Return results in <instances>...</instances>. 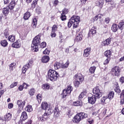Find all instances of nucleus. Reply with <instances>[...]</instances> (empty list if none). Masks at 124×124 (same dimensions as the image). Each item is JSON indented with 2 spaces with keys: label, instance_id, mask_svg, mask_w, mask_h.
<instances>
[{
  "label": "nucleus",
  "instance_id": "obj_7",
  "mask_svg": "<svg viewBox=\"0 0 124 124\" xmlns=\"http://www.w3.org/2000/svg\"><path fill=\"white\" fill-rule=\"evenodd\" d=\"M73 91V87L71 86V85H69L67 87V89H65L63 90L62 95V98H65L67 95L70 94L71 93V92Z\"/></svg>",
  "mask_w": 124,
  "mask_h": 124
},
{
  "label": "nucleus",
  "instance_id": "obj_17",
  "mask_svg": "<svg viewBox=\"0 0 124 124\" xmlns=\"http://www.w3.org/2000/svg\"><path fill=\"white\" fill-rule=\"evenodd\" d=\"M97 30V28L96 27L93 26L91 30H89L88 35L92 36V35H94V34H96Z\"/></svg>",
  "mask_w": 124,
  "mask_h": 124
},
{
  "label": "nucleus",
  "instance_id": "obj_30",
  "mask_svg": "<svg viewBox=\"0 0 124 124\" xmlns=\"http://www.w3.org/2000/svg\"><path fill=\"white\" fill-rule=\"evenodd\" d=\"M119 26L117 24H113L111 26V31H112L113 32H116L118 31V30H119Z\"/></svg>",
  "mask_w": 124,
  "mask_h": 124
},
{
  "label": "nucleus",
  "instance_id": "obj_62",
  "mask_svg": "<svg viewBox=\"0 0 124 124\" xmlns=\"http://www.w3.org/2000/svg\"><path fill=\"white\" fill-rule=\"evenodd\" d=\"M4 35L5 38H7V37L9 35V33L8 32V31H4Z\"/></svg>",
  "mask_w": 124,
  "mask_h": 124
},
{
  "label": "nucleus",
  "instance_id": "obj_49",
  "mask_svg": "<svg viewBox=\"0 0 124 124\" xmlns=\"http://www.w3.org/2000/svg\"><path fill=\"white\" fill-rule=\"evenodd\" d=\"M95 69H96V67L94 66H92L89 69L90 73L91 74H93L95 71Z\"/></svg>",
  "mask_w": 124,
  "mask_h": 124
},
{
  "label": "nucleus",
  "instance_id": "obj_60",
  "mask_svg": "<svg viewBox=\"0 0 124 124\" xmlns=\"http://www.w3.org/2000/svg\"><path fill=\"white\" fill-rule=\"evenodd\" d=\"M108 98V97L107 96H103L101 99V101L103 103H104L105 102V100Z\"/></svg>",
  "mask_w": 124,
  "mask_h": 124
},
{
  "label": "nucleus",
  "instance_id": "obj_28",
  "mask_svg": "<svg viewBox=\"0 0 124 124\" xmlns=\"http://www.w3.org/2000/svg\"><path fill=\"white\" fill-rule=\"evenodd\" d=\"M115 85H116V87L114 88V92H115V93H121L122 90H121V89H120L119 83L118 82H116L115 83Z\"/></svg>",
  "mask_w": 124,
  "mask_h": 124
},
{
  "label": "nucleus",
  "instance_id": "obj_58",
  "mask_svg": "<svg viewBox=\"0 0 124 124\" xmlns=\"http://www.w3.org/2000/svg\"><path fill=\"white\" fill-rule=\"evenodd\" d=\"M56 31H52L50 34V36L51 37H56L57 36V34L56 33Z\"/></svg>",
  "mask_w": 124,
  "mask_h": 124
},
{
  "label": "nucleus",
  "instance_id": "obj_13",
  "mask_svg": "<svg viewBox=\"0 0 124 124\" xmlns=\"http://www.w3.org/2000/svg\"><path fill=\"white\" fill-rule=\"evenodd\" d=\"M41 108L42 110L47 111L50 108V105L48 104L47 102H43L41 105Z\"/></svg>",
  "mask_w": 124,
  "mask_h": 124
},
{
  "label": "nucleus",
  "instance_id": "obj_40",
  "mask_svg": "<svg viewBox=\"0 0 124 124\" xmlns=\"http://www.w3.org/2000/svg\"><path fill=\"white\" fill-rule=\"evenodd\" d=\"M42 88L44 89V91H47L50 89V84L49 83H45L42 85Z\"/></svg>",
  "mask_w": 124,
  "mask_h": 124
},
{
  "label": "nucleus",
  "instance_id": "obj_32",
  "mask_svg": "<svg viewBox=\"0 0 124 124\" xmlns=\"http://www.w3.org/2000/svg\"><path fill=\"white\" fill-rule=\"evenodd\" d=\"M73 106H83L82 101H76L73 102Z\"/></svg>",
  "mask_w": 124,
  "mask_h": 124
},
{
  "label": "nucleus",
  "instance_id": "obj_19",
  "mask_svg": "<svg viewBox=\"0 0 124 124\" xmlns=\"http://www.w3.org/2000/svg\"><path fill=\"white\" fill-rule=\"evenodd\" d=\"M25 0L26 3H31V2L32 1V0ZM38 1V0H33L31 4V7L32 8H35V6L36 5V4H37Z\"/></svg>",
  "mask_w": 124,
  "mask_h": 124
},
{
  "label": "nucleus",
  "instance_id": "obj_51",
  "mask_svg": "<svg viewBox=\"0 0 124 124\" xmlns=\"http://www.w3.org/2000/svg\"><path fill=\"white\" fill-rule=\"evenodd\" d=\"M80 84H81V81H79L78 80H77L74 81V85L75 87H76V88H78Z\"/></svg>",
  "mask_w": 124,
  "mask_h": 124
},
{
  "label": "nucleus",
  "instance_id": "obj_38",
  "mask_svg": "<svg viewBox=\"0 0 124 124\" xmlns=\"http://www.w3.org/2000/svg\"><path fill=\"white\" fill-rule=\"evenodd\" d=\"M37 26V19H36V18H34L32 19V27L33 29H36Z\"/></svg>",
  "mask_w": 124,
  "mask_h": 124
},
{
  "label": "nucleus",
  "instance_id": "obj_10",
  "mask_svg": "<svg viewBox=\"0 0 124 124\" xmlns=\"http://www.w3.org/2000/svg\"><path fill=\"white\" fill-rule=\"evenodd\" d=\"M111 73L113 76L119 77L121 75V68L118 66H115L111 69Z\"/></svg>",
  "mask_w": 124,
  "mask_h": 124
},
{
  "label": "nucleus",
  "instance_id": "obj_11",
  "mask_svg": "<svg viewBox=\"0 0 124 124\" xmlns=\"http://www.w3.org/2000/svg\"><path fill=\"white\" fill-rule=\"evenodd\" d=\"M61 110L59 108V104H57L55 106L54 109L53 110L54 115L53 117L55 119H57L60 116Z\"/></svg>",
  "mask_w": 124,
  "mask_h": 124
},
{
  "label": "nucleus",
  "instance_id": "obj_24",
  "mask_svg": "<svg viewBox=\"0 0 124 124\" xmlns=\"http://www.w3.org/2000/svg\"><path fill=\"white\" fill-rule=\"evenodd\" d=\"M4 119L5 121H11V119H12V114L10 113H7L4 117Z\"/></svg>",
  "mask_w": 124,
  "mask_h": 124
},
{
  "label": "nucleus",
  "instance_id": "obj_48",
  "mask_svg": "<svg viewBox=\"0 0 124 124\" xmlns=\"http://www.w3.org/2000/svg\"><path fill=\"white\" fill-rule=\"evenodd\" d=\"M36 98L39 103H41V100H42V94L39 93L36 95Z\"/></svg>",
  "mask_w": 124,
  "mask_h": 124
},
{
  "label": "nucleus",
  "instance_id": "obj_56",
  "mask_svg": "<svg viewBox=\"0 0 124 124\" xmlns=\"http://www.w3.org/2000/svg\"><path fill=\"white\" fill-rule=\"evenodd\" d=\"M59 2L60 1H59V0H54L53 3V6H55V7H56V6H57L59 4Z\"/></svg>",
  "mask_w": 124,
  "mask_h": 124
},
{
  "label": "nucleus",
  "instance_id": "obj_33",
  "mask_svg": "<svg viewBox=\"0 0 124 124\" xmlns=\"http://www.w3.org/2000/svg\"><path fill=\"white\" fill-rule=\"evenodd\" d=\"M111 55H112V52H111V50H107L104 52V56L108 58V59H110Z\"/></svg>",
  "mask_w": 124,
  "mask_h": 124
},
{
  "label": "nucleus",
  "instance_id": "obj_64",
  "mask_svg": "<svg viewBox=\"0 0 124 124\" xmlns=\"http://www.w3.org/2000/svg\"><path fill=\"white\" fill-rule=\"evenodd\" d=\"M119 81L121 83H122V84L124 83V77H121L120 78H119Z\"/></svg>",
  "mask_w": 124,
  "mask_h": 124
},
{
  "label": "nucleus",
  "instance_id": "obj_57",
  "mask_svg": "<svg viewBox=\"0 0 124 124\" xmlns=\"http://www.w3.org/2000/svg\"><path fill=\"white\" fill-rule=\"evenodd\" d=\"M110 60H111V58H107L104 62V65H107L109 63Z\"/></svg>",
  "mask_w": 124,
  "mask_h": 124
},
{
  "label": "nucleus",
  "instance_id": "obj_44",
  "mask_svg": "<svg viewBox=\"0 0 124 124\" xmlns=\"http://www.w3.org/2000/svg\"><path fill=\"white\" fill-rule=\"evenodd\" d=\"M15 35H11L8 37V39L9 41H10L11 42H14L15 41Z\"/></svg>",
  "mask_w": 124,
  "mask_h": 124
},
{
  "label": "nucleus",
  "instance_id": "obj_47",
  "mask_svg": "<svg viewBox=\"0 0 124 124\" xmlns=\"http://www.w3.org/2000/svg\"><path fill=\"white\" fill-rule=\"evenodd\" d=\"M110 4V5H111V6H110L109 7V9L110 10H112V9H114V8H116V3H115V1H111Z\"/></svg>",
  "mask_w": 124,
  "mask_h": 124
},
{
  "label": "nucleus",
  "instance_id": "obj_41",
  "mask_svg": "<svg viewBox=\"0 0 124 124\" xmlns=\"http://www.w3.org/2000/svg\"><path fill=\"white\" fill-rule=\"evenodd\" d=\"M118 28L121 31H123L124 29V21L121 20V22L119 23Z\"/></svg>",
  "mask_w": 124,
  "mask_h": 124
},
{
  "label": "nucleus",
  "instance_id": "obj_35",
  "mask_svg": "<svg viewBox=\"0 0 124 124\" xmlns=\"http://www.w3.org/2000/svg\"><path fill=\"white\" fill-rule=\"evenodd\" d=\"M2 13L5 16H7L9 14V8L8 7L3 8L2 9Z\"/></svg>",
  "mask_w": 124,
  "mask_h": 124
},
{
  "label": "nucleus",
  "instance_id": "obj_29",
  "mask_svg": "<svg viewBox=\"0 0 124 124\" xmlns=\"http://www.w3.org/2000/svg\"><path fill=\"white\" fill-rule=\"evenodd\" d=\"M103 4H104V0H100L96 2V5L100 8H102L103 7Z\"/></svg>",
  "mask_w": 124,
  "mask_h": 124
},
{
  "label": "nucleus",
  "instance_id": "obj_37",
  "mask_svg": "<svg viewBox=\"0 0 124 124\" xmlns=\"http://www.w3.org/2000/svg\"><path fill=\"white\" fill-rule=\"evenodd\" d=\"M115 96V93L113 91H110L108 93V99H113L114 98V97Z\"/></svg>",
  "mask_w": 124,
  "mask_h": 124
},
{
  "label": "nucleus",
  "instance_id": "obj_16",
  "mask_svg": "<svg viewBox=\"0 0 124 124\" xmlns=\"http://www.w3.org/2000/svg\"><path fill=\"white\" fill-rule=\"evenodd\" d=\"M88 102L90 104H94L96 101V96L94 95H93L91 97H88Z\"/></svg>",
  "mask_w": 124,
  "mask_h": 124
},
{
  "label": "nucleus",
  "instance_id": "obj_52",
  "mask_svg": "<svg viewBox=\"0 0 124 124\" xmlns=\"http://www.w3.org/2000/svg\"><path fill=\"white\" fill-rule=\"evenodd\" d=\"M18 85V82H14L13 83L11 84L10 86V88L11 89H13V88H15V87H16Z\"/></svg>",
  "mask_w": 124,
  "mask_h": 124
},
{
  "label": "nucleus",
  "instance_id": "obj_14",
  "mask_svg": "<svg viewBox=\"0 0 124 124\" xmlns=\"http://www.w3.org/2000/svg\"><path fill=\"white\" fill-rule=\"evenodd\" d=\"M17 104L18 106V108L23 110L24 107H25V105H26V101L24 100L23 101L21 100H18L17 101Z\"/></svg>",
  "mask_w": 124,
  "mask_h": 124
},
{
  "label": "nucleus",
  "instance_id": "obj_22",
  "mask_svg": "<svg viewBox=\"0 0 124 124\" xmlns=\"http://www.w3.org/2000/svg\"><path fill=\"white\" fill-rule=\"evenodd\" d=\"M50 61V57L47 55L44 56L42 59L41 61L43 63H47Z\"/></svg>",
  "mask_w": 124,
  "mask_h": 124
},
{
  "label": "nucleus",
  "instance_id": "obj_42",
  "mask_svg": "<svg viewBox=\"0 0 124 124\" xmlns=\"http://www.w3.org/2000/svg\"><path fill=\"white\" fill-rule=\"evenodd\" d=\"M25 110L29 113L32 112V106L31 105H28L25 108Z\"/></svg>",
  "mask_w": 124,
  "mask_h": 124
},
{
  "label": "nucleus",
  "instance_id": "obj_59",
  "mask_svg": "<svg viewBox=\"0 0 124 124\" xmlns=\"http://www.w3.org/2000/svg\"><path fill=\"white\" fill-rule=\"evenodd\" d=\"M43 54H44V55H49V54L50 53V51L48 50L47 48H46L43 52Z\"/></svg>",
  "mask_w": 124,
  "mask_h": 124
},
{
  "label": "nucleus",
  "instance_id": "obj_4",
  "mask_svg": "<svg viewBox=\"0 0 124 124\" xmlns=\"http://www.w3.org/2000/svg\"><path fill=\"white\" fill-rule=\"evenodd\" d=\"M60 75L55 70L49 69L47 72V78L52 82H55L58 80Z\"/></svg>",
  "mask_w": 124,
  "mask_h": 124
},
{
  "label": "nucleus",
  "instance_id": "obj_15",
  "mask_svg": "<svg viewBox=\"0 0 124 124\" xmlns=\"http://www.w3.org/2000/svg\"><path fill=\"white\" fill-rule=\"evenodd\" d=\"M111 41H112V38L109 37L102 42V45L104 47H105V46H109V45L111 44Z\"/></svg>",
  "mask_w": 124,
  "mask_h": 124
},
{
  "label": "nucleus",
  "instance_id": "obj_20",
  "mask_svg": "<svg viewBox=\"0 0 124 124\" xmlns=\"http://www.w3.org/2000/svg\"><path fill=\"white\" fill-rule=\"evenodd\" d=\"M28 119V114H27V112L23 111L21 113V115L20 117V120L22 121V122H24Z\"/></svg>",
  "mask_w": 124,
  "mask_h": 124
},
{
  "label": "nucleus",
  "instance_id": "obj_3",
  "mask_svg": "<svg viewBox=\"0 0 124 124\" xmlns=\"http://www.w3.org/2000/svg\"><path fill=\"white\" fill-rule=\"evenodd\" d=\"M89 115L85 112L78 113L73 118L72 122L74 124H79L80 121L87 119Z\"/></svg>",
  "mask_w": 124,
  "mask_h": 124
},
{
  "label": "nucleus",
  "instance_id": "obj_31",
  "mask_svg": "<svg viewBox=\"0 0 124 124\" xmlns=\"http://www.w3.org/2000/svg\"><path fill=\"white\" fill-rule=\"evenodd\" d=\"M82 39H83V35L82 34V33L80 32L76 37L75 41L76 42H79V41H81Z\"/></svg>",
  "mask_w": 124,
  "mask_h": 124
},
{
  "label": "nucleus",
  "instance_id": "obj_6",
  "mask_svg": "<svg viewBox=\"0 0 124 124\" xmlns=\"http://www.w3.org/2000/svg\"><path fill=\"white\" fill-rule=\"evenodd\" d=\"M73 91V87L71 86V85H69L67 87V89H65L63 90L62 95V98H65L67 95L70 94L71 93V92Z\"/></svg>",
  "mask_w": 124,
  "mask_h": 124
},
{
  "label": "nucleus",
  "instance_id": "obj_43",
  "mask_svg": "<svg viewBox=\"0 0 124 124\" xmlns=\"http://www.w3.org/2000/svg\"><path fill=\"white\" fill-rule=\"evenodd\" d=\"M0 45L3 47H6L8 45V42H7L6 40H2L0 42Z\"/></svg>",
  "mask_w": 124,
  "mask_h": 124
},
{
  "label": "nucleus",
  "instance_id": "obj_1",
  "mask_svg": "<svg viewBox=\"0 0 124 124\" xmlns=\"http://www.w3.org/2000/svg\"><path fill=\"white\" fill-rule=\"evenodd\" d=\"M42 34L40 33L38 35L36 36L33 39L31 44V48L33 52H38L39 49L38 48V46L40 45L41 42V36Z\"/></svg>",
  "mask_w": 124,
  "mask_h": 124
},
{
  "label": "nucleus",
  "instance_id": "obj_2",
  "mask_svg": "<svg viewBox=\"0 0 124 124\" xmlns=\"http://www.w3.org/2000/svg\"><path fill=\"white\" fill-rule=\"evenodd\" d=\"M79 23H80V16L74 15L68 22V28H71L73 25V29H76L79 26Z\"/></svg>",
  "mask_w": 124,
  "mask_h": 124
},
{
  "label": "nucleus",
  "instance_id": "obj_12",
  "mask_svg": "<svg viewBox=\"0 0 124 124\" xmlns=\"http://www.w3.org/2000/svg\"><path fill=\"white\" fill-rule=\"evenodd\" d=\"M74 78L75 80H77L81 83H82L83 81H84V76H83L81 73H78L76 74L74 76Z\"/></svg>",
  "mask_w": 124,
  "mask_h": 124
},
{
  "label": "nucleus",
  "instance_id": "obj_23",
  "mask_svg": "<svg viewBox=\"0 0 124 124\" xmlns=\"http://www.w3.org/2000/svg\"><path fill=\"white\" fill-rule=\"evenodd\" d=\"M12 47L13 48H20L21 47V44H20V41L17 40L16 42L12 44Z\"/></svg>",
  "mask_w": 124,
  "mask_h": 124
},
{
  "label": "nucleus",
  "instance_id": "obj_55",
  "mask_svg": "<svg viewBox=\"0 0 124 124\" xmlns=\"http://www.w3.org/2000/svg\"><path fill=\"white\" fill-rule=\"evenodd\" d=\"M46 46H47V44H46V42H43L42 43H41L40 45V47L41 48H42V49H43L45 48V47H46Z\"/></svg>",
  "mask_w": 124,
  "mask_h": 124
},
{
  "label": "nucleus",
  "instance_id": "obj_63",
  "mask_svg": "<svg viewBox=\"0 0 124 124\" xmlns=\"http://www.w3.org/2000/svg\"><path fill=\"white\" fill-rule=\"evenodd\" d=\"M32 124V120L31 119H29L24 124Z\"/></svg>",
  "mask_w": 124,
  "mask_h": 124
},
{
  "label": "nucleus",
  "instance_id": "obj_5",
  "mask_svg": "<svg viewBox=\"0 0 124 124\" xmlns=\"http://www.w3.org/2000/svg\"><path fill=\"white\" fill-rule=\"evenodd\" d=\"M32 65H33V59L31 58L29 61V62L24 65L22 68V72L23 74H25L29 68H31L32 67Z\"/></svg>",
  "mask_w": 124,
  "mask_h": 124
},
{
  "label": "nucleus",
  "instance_id": "obj_25",
  "mask_svg": "<svg viewBox=\"0 0 124 124\" xmlns=\"http://www.w3.org/2000/svg\"><path fill=\"white\" fill-rule=\"evenodd\" d=\"M54 67L55 70H58L62 68V63L60 62H56L54 64Z\"/></svg>",
  "mask_w": 124,
  "mask_h": 124
},
{
  "label": "nucleus",
  "instance_id": "obj_61",
  "mask_svg": "<svg viewBox=\"0 0 124 124\" xmlns=\"http://www.w3.org/2000/svg\"><path fill=\"white\" fill-rule=\"evenodd\" d=\"M66 115L68 116L69 118H70L72 116V114H71V110L70 109L67 111L66 112Z\"/></svg>",
  "mask_w": 124,
  "mask_h": 124
},
{
  "label": "nucleus",
  "instance_id": "obj_36",
  "mask_svg": "<svg viewBox=\"0 0 124 124\" xmlns=\"http://www.w3.org/2000/svg\"><path fill=\"white\" fill-rule=\"evenodd\" d=\"M86 94H87V91H86V90H84L78 96L79 100H82V99H83V98L85 97V95H86Z\"/></svg>",
  "mask_w": 124,
  "mask_h": 124
},
{
  "label": "nucleus",
  "instance_id": "obj_39",
  "mask_svg": "<svg viewBox=\"0 0 124 124\" xmlns=\"http://www.w3.org/2000/svg\"><path fill=\"white\" fill-rule=\"evenodd\" d=\"M107 112V109L104 108L101 112H100V114L99 115L100 118H103L105 117V115H106V112Z\"/></svg>",
  "mask_w": 124,
  "mask_h": 124
},
{
  "label": "nucleus",
  "instance_id": "obj_45",
  "mask_svg": "<svg viewBox=\"0 0 124 124\" xmlns=\"http://www.w3.org/2000/svg\"><path fill=\"white\" fill-rule=\"evenodd\" d=\"M29 93L31 96L34 95V94L35 93V89H34V88L30 89L29 91Z\"/></svg>",
  "mask_w": 124,
  "mask_h": 124
},
{
  "label": "nucleus",
  "instance_id": "obj_34",
  "mask_svg": "<svg viewBox=\"0 0 124 124\" xmlns=\"http://www.w3.org/2000/svg\"><path fill=\"white\" fill-rule=\"evenodd\" d=\"M103 15L101 14H99L98 15L95 16V17H93V21L95 22V21H97V20H100L101 18H102V16Z\"/></svg>",
  "mask_w": 124,
  "mask_h": 124
},
{
  "label": "nucleus",
  "instance_id": "obj_21",
  "mask_svg": "<svg viewBox=\"0 0 124 124\" xmlns=\"http://www.w3.org/2000/svg\"><path fill=\"white\" fill-rule=\"evenodd\" d=\"M15 5H16V2H15V0H12L9 4L8 7L10 10H13L15 8Z\"/></svg>",
  "mask_w": 124,
  "mask_h": 124
},
{
  "label": "nucleus",
  "instance_id": "obj_8",
  "mask_svg": "<svg viewBox=\"0 0 124 124\" xmlns=\"http://www.w3.org/2000/svg\"><path fill=\"white\" fill-rule=\"evenodd\" d=\"M93 95L96 96V98H99L102 96V93L100 90L99 86H96L94 87L93 90Z\"/></svg>",
  "mask_w": 124,
  "mask_h": 124
},
{
  "label": "nucleus",
  "instance_id": "obj_46",
  "mask_svg": "<svg viewBox=\"0 0 124 124\" xmlns=\"http://www.w3.org/2000/svg\"><path fill=\"white\" fill-rule=\"evenodd\" d=\"M15 66H16V63L12 62L9 65V69L11 72L13 71V68H15Z\"/></svg>",
  "mask_w": 124,
  "mask_h": 124
},
{
  "label": "nucleus",
  "instance_id": "obj_54",
  "mask_svg": "<svg viewBox=\"0 0 124 124\" xmlns=\"http://www.w3.org/2000/svg\"><path fill=\"white\" fill-rule=\"evenodd\" d=\"M68 9L65 8L62 10V14H64L65 15H66L67 13H68Z\"/></svg>",
  "mask_w": 124,
  "mask_h": 124
},
{
  "label": "nucleus",
  "instance_id": "obj_26",
  "mask_svg": "<svg viewBox=\"0 0 124 124\" xmlns=\"http://www.w3.org/2000/svg\"><path fill=\"white\" fill-rule=\"evenodd\" d=\"M31 16V13L29 11H27L24 14L23 19L25 21H27V20H29V19H30Z\"/></svg>",
  "mask_w": 124,
  "mask_h": 124
},
{
  "label": "nucleus",
  "instance_id": "obj_53",
  "mask_svg": "<svg viewBox=\"0 0 124 124\" xmlns=\"http://www.w3.org/2000/svg\"><path fill=\"white\" fill-rule=\"evenodd\" d=\"M60 19L62 21H65V20H66V16L63 14H61Z\"/></svg>",
  "mask_w": 124,
  "mask_h": 124
},
{
  "label": "nucleus",
  "instance_id": "obj_9",
  "mask_svg": "<svg viewBox=\"0 0 124 124\" xmlns=\"http://www.w3.org/2000/svg\"><path fill=\"white\" fill-rule=\"evenodd\" d=\"M52 114V108H48L47 111H46L45 113L42 116V119L41 118V122H45L49 119L50 115Z\"/></svg>",
  "mask_w": 124,
  "mask_h": 124
},
{
  "label": "nucleus",
  "instance_id": "obj_18",
  "mask_svg": "<svg viewBox=\"0 0 124 124\" xmlns=\"http://www.w3.org/2000/svg\"><path fill=\"white\" fill-rule=\"evenodd\" d=\"M91 51H92V48L89 47L84 49L83 57H85V58L89 57L90 56V54H91Z\"/></svg>",
  "mask_w": 124,
  "mask_h": 124
},
{
  "label": "nucleus",
  "instance_id": "obj_27",
  "mask_svg": "<svg viewBox=\"0 0 124 124\" xmlns=\"http://www.w3.org/2000/svg\"><path fill=\"white\" fill-rule=\"evenodd\" d=\"M69 60H67L66 62L64 63L63 62L61 63V68L63 69H66L69 66Z\"/></svg>",
  "mask_w": 124,
  "mask_h": 124
},
{
  "label": "nucleus",
  "instance_id": "obj_50",
  "mask_svg": "<svg viewBox=\"0 0 124 124\" xmlns=\"http://www.w3.org/2000/svg\"><path fill=\"white\" fill-rule=\"evenodd\" d=\"M58 28L59 26L58 25V24H54L52 26L51 31H58Z\"/></svg>",
  "mask_w": 124,
  "mask_h": 124
}]
</instances>
